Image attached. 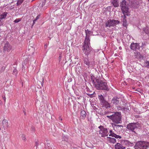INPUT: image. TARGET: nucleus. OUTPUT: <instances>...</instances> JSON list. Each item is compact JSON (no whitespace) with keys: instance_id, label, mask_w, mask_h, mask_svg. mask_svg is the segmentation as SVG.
Listing matches in <instances>:
<instances>
[{"instance_id":"obj_50","label":"nucleus","mask_w":149,"mask_h":149,"mask_svg":"<svg viewBox=\"0 0 149 149\" xmlns=\"http://www.w3.org/2000/svg\"><path fill=\"white\" fill-rule=\"evenodd\" d=\"M3 99H4V100H6V98L5 97H3Z\"/></svg>"},{"instance_id":"obj_9","label":"nucleus","mask_w":149,"mask_h":149,"mask_svg":"<svg viewBox=\"0 0 149 149\" xmlns=\"http://www.w3.org/2000/svg\"><path fill=\"white\" fill-rule=\"evenodd\" d=\"M120 99L116 96L114 97L111 101V103L116 105L117 108L120 106Z\"/></svg>"},{"instance_id":"obj_6","label":"nucleus","mask_w":149,"mask_h":149,"mask_svg":"<svg viewBox=\"0 0 149 149\" xmlns=\"http://www.w3.org/2000/svg\"><path fill=\"white\" fill-rule=\"evenodd\" d=\"M144 145V141H140L136 143L134 148L135 149H145Z\"/></svg>"},{"instance_id":"obj_44","label":"nucleus","mask_w":149,"mask_h":149,"mask_svg":"<svg viewBox=\"0 0 149 149\" xmlns=\"http://www.w3.org/2000/svg\"><path fill=\"white\" fill-rule=\"evenodd\" d=\"M140 90V89H139V88H138V89H137L136 90V91H138V92H139V91Z\"/></svg>"},{"instance_id":"obj_25","label":"nucleus","mask_w":149,"mask_h":149,"mask_svg":"<svg viewBox=\"0 0 149 149\" xmlns=\"http://www.w3.org/2000/svg\"><path fill=\"white\" fill-rule=\"evenodd\" d=\"M108 138L109 141L111 143H114L116 142V140L114 138L110 137H108Z\"/></svg>"},{"instance_id":"obj_48","label":"nucleus","mask_w":149,"mask_h":149,"mask_svg":"<svg viewBox=\"0 0 149 149\" xmlns=\"http://www.w3.org/2000/svg\"><path fill=\"white\" fill-rule=\"evenodd\" d=\"M23 112H24V114L25 115H26V112H25V111H23Z\"/></svg>"},{"instance_id":"obj_38","label":"nucleus","mask_w":149,"mask_h":149,"mask_svg":"<svg viewBox=\"0 0 149 149\" xmlns=\"http://www.w3.org/2000/svg\"><path fill=\"white\" fill-rule=\"evenodd\" d=\"M22 140L24 141H25L26 140V138L25 137V136L24 134H23L22 135Z\"/></svg>"},{"instance_id":"obj_20","label":"nucleus","mask_w":149,"mask_h":149,"mask_svg":"<svg viewBox=\"0 0 149 149\" xmlns=\"http://www.w3.org/2000/svg\"><path fill=\"white\" fill-rule=\"evenodd\" d=\"M91 79L92 81V83L95 85V84L97 82V80H99L96 79L93 75H91Z\"/></svg>"},{"instance_id":"obj_4","label":"nucleus","mask_w":149,"mask_h":149,"mask_svg":"<svg viewBox=\"0 0 149 149\" xmlns=\"http://www.w3.org/2000/svg\"><path fill=\"white\" fill-rule=\"evenodd\" d=\"M141 124L138 122L129 123L127 125V129L130 131L136 133V131L141 128Z\"/></svg>"},{"instance_id":"obj_47","label":"nucleus","mask_w":149,"mask_h":149,"mask_svg":"<svg viewBox=\"0 0 149 149\" xmlns=\"http://www.w3.org/2000/svg\"><path fill=\"white\" fill-rule=\"evenodd\" d=\"M51 149H56L55 148H54V147H53L52 148L51 147Z\"/></svg>"},{"instance_id":"obj_43","label":"nucleus","mask_w":149,"mask_h":149,"mask_svg":"<svg viewBox=\"0 0 149 149\" xmlns=\"http://www.w3.org/2000/svg\"><path fill=\"white\" fill-rule=\"evenodd\" d=\"M59 120H61V121H62V118H61V116H60V117H59Z\"/></svg>"},{"instance_id":"obj_19","label":"nucleus","mask_w":149,"mask_h":149,"mask_svg":"<svg viewBox=\"0 0 149 149\" xmlns=\"http://www.w3.org/2000/svg\"><path fill=\"white\" fill-rule=\"evenodd\" d=\"M98 98L100 100V103L102 104H103L106 101L104 100V96L102 95H99Z\"/></svg>"},{"instance_id":"obj_52","label":"nucleus","mask_w":149,"mask_h":149,"mask_svg":"<svg viewBox=\"0 0 149 149\" xmlns=\"http://www.w3.org/2000/svg\"><path fill=\"white\" fill-rule=\"evenodd\" d=\"M148 1L149 2V0H148Z\"/></svg>"},{"instance_id":"obj_32","label":"nucleus","mask_w":149,"mask_h":149,"mask_svg":"<svg viewBox=\"0 0 149 149\" xmlns=\"http://www.w3.org/2000/svg\"><path fill=\"white\" fill-rule=\"evenodd\" d=\"M144 64L145 67L149 68V62L148 61L146 60L145 61Z\"/></svg>"},{"instance_id":"obj_3","label":"nucleus","mask_w":149,"mask_h":149,"mask_svg":"<svg viewBox=\"0 0 149 149\" xmlns=\"http://www.w3.org/2000/svg\"><path fill=\"white\" fill-rule=\"evenodd\" d=\"M95 86L97 90H103L107 91L109 90L107 83L100 79L97 80V82L95 84Z\"/></svg>"},{"instance_id":"obj_33","label":"nucleus","mask_w":149,"mask_h":149,"mask_svg":"<svg viewBox=\"0 0 149 149\" xmlns=\"http://www.w3.org/2000/svg\"><path fill=\"white\" fill-rule=\"evenodd\" d=\"M21 20V18H17L15 20L14 22L15 23H17L19 22H20Z\"/></svg>"},{"instance_id":"obj_49","label":"nucleus","mask_w":149,"mask_h":149,"mask_svg":"<svg viewBox=\"0 0 149 149\" xmlns=\"http://www.w3.org/2000/svg\"><path fill=\"white\" fill-rule=\"evenodd\" d=\"M145 43H142V46H143L144 45Z\"/></svg>"},{"instance_id":"obj_40","label":"nucleus","mask_w":149,"mask_h":149,"mask_svg":"<svg viewBox=\"0 0 149 149\" xmlns=\"http://www.w3.org/2000/svg\"><path fill=\"white\" fill-rule=\"evenodd\" d=\"M35 145L36 146H37L38 145V140H37L35 141Z\"/></svg>"},{"instance_id":"obj_13","label":"nucleus","mask_w":149,"mask_h":149,"mask_svg":"<svg viewBox=\"0 0 149 149\" xmlns=\"http://www.w3.org/2000/svg\"><path fill=\"white\" fill-rule=\"evenodd\" d=\"M121 143L127 146H132L134 145L133 143L131 142L128 140H123L121 141Z\"/></svg>"},{"instance_id":"obj_24","label":"nucleus","mask_w":149,"mask_h":149,"mask_svg":"<svg viewBox=\"0 0 149 149\" xmlns=\"http://www.w3.org/2000/svg\"><path fill=\"white\" fill-rule=\"evenodd\" d=\"M89 65H88V67H91L92 68H94V66L95 65V62L94 61H89Z\"/></svg>"},{"instance_id":"obj_14","label":"nucleus","mask_w":149,"mask_h":149,"mask_svg":"<svg viewBox=\"0 0 149 149\" xmlns=\"http://www.w3.org/2000/svg\"><path fill=\"white\" fill-rule=\"evenodd\" d=\"M109 132L110 134L109 135L110 136L114 137L116 139H120L121 137L120 136L116 135V134L114 133V132L112 130H109Z\"/></svg>"},{"instance_id":"obj_16","label":"nucleus","mask_w":149,"mask_h":149,"mask_svg":"<svg viewBox=\"0 0 149 149\" xmlns=\"http://www.w3.org/2000/svg\"><path fill=\"white\" fill-rule=\"evenodd\" d=\"M117 124L111 123L112 126L114 129L121 130L123 128V126L120 125H117Z\"/></svg>"},{"instance_id":"obj_30","label":"nucleus","mask_w":149,"mask_h":149,"mask_svg":"<svg viewBox=\"0 0 149 149\" xmlns=\"http://www.w3.org/2000/svg\"><path fill=\"white\" fill-rule=\"evenodd\" d=\"M102 104L105 106L106 108L110 107V104L106 101H105V102L103 104Z\"/></svg>"},{"instance_id":"obj_34","label":"nucleus","mask_w":149,"mask_h":149,"mask_svg":"<svg viewBox=\"0 0 149 149\" xmlns=\"http://www.w3.org/2000/svg\"><path fill=\"white\" fill-rule=\"evenodd\" d=\"M94 92L92 94H90V93H87V94L89 96L91 97H93L94 96Z\"/></svg>"},{"instance_id":"obj_31","label":"nucleus","mask_w":149,"mask_h":149,"mask_svg":"<svg viewBox=\"0 0 149 149\" xmlns=\"http://www.w3.org/2000/svg\"><path fill=\"white\" fill-rule=\"evenodd\" d=\"M144 144L145 149H147L149 147V142L144 141Z\"/></svg>"},{"instance_id":"obj_10","label":"nucleus","mask_w":149,"mask_h":149,"mask_svg":"<svg viewBox=\"0 0 149 149\" xmlns=\"http://www.w3.org/2000/svg\"><path fill=\"white\" fill-rule=\"evenodd\" d=\"M99 134L101 135V136L102 137H104L107 136L109 134L107 129L106 128H103L102 130H99Z\"/></svg>"},{"instance_id":"obj_8","label":"nucleus","mask_w":149,"mask_h":149,"mask_svg":"<svg viewBox=\"0 0 149 149\" xmlns=\"http://www.w3.org/2000/svg\"><path fill=\"white\" fill-rule=\"evenodd\" d=\"M118 110L122 111L125 114H128L129 113V109L128 106H125V107L118 106L117 107Z\"/></svg>"},{"instance_id":"obj_36","label":"nucleus","mask_w":149,"mask_h":149,"mask_svg":"<svg viewBox=\"0 0 149 149\" xmlns=\"http://www.w3.org/2000/svg\"><path fill=\"white\" fill-rule=\"evenodd\" d=\"M17 73V71L16 69H14L13 70V74H14L16 75Z\"/></svg>"},{"instance_id":"obj_2","label":"nucleus","mask_w":149,"mask_h":149,"mask_svg":"<svg viewBox=\"0 0 149 149\" xmlns=\"http://www.w3.org/2000/svg\"><path fill=\"white\" fill-rule=\"evenodd\" d=\"M90 39L86 38L83 44L82 48L83 52L87 57L92 49L90 45Z\"/></svg>"},{"instance_id":"obj_35","label":"nucleus","mask_w":149,"mask_h":149,"mask_svg":"<svg viewBox=\"0 0 149 149\" xmlns=\"http://www.w3.org/2000/svg\"><path fill=\"white\" fill-rule=\"evenodd\" d=\"M24 0H18L17 3L18 4H20Z\"/></svg>"},{"instance_id":"obj_28","label":"nucleus","mask_w":149,"mask_h":149,"mask_svg":"<svg viewBox=\"0 0 149 149\" xmlns=\"http://www.w3.org/2000/svg\"><path fill=\"white\" fill-rule=\"evenodd\" d=\"M126 16L125 15L123 16V25L124 26H127V21L126 19Z\"/></svg>"},{"instance_id":"obj_51","label":"nucleus","mask_w":149,"mask_h":149,"mask_svg":"<svg viewBox=\"0 0 149 149\" xmlns=\"http://www.w3.org/2000/svg\"><path fill=\"white\" fill-rule=\"evenodd\" d=\"M35 22H34H34H33V25L34 24V23H35Z\"/></svg>"},{"instance_id":"obj_11","label":"nucleus","mask_w":149,"mask_h":149,"mask_svg":"<svg viewBox=\"0 0 149 149\" xmlns=\"http://www.w3.org/2000/svg\"><path fill=\"white\" fill-rule=\"evenodd\" d=\"M12 47L8 42H6L3 47L4 52H9L12 49Z\"/></svg>"},{"instance_id":"obj_42","label":"nucleus","mask_w":149,"mask_h":149,"mask_svg":"<svg viewBox=\"0 0 149 149\" xmlns=\"http://www.w3.org/2000/svg\"><path fill=\"white\" fill-rule=\"evenodd\" d=\"M47 47V44H45L44 45V47L45 49H46Z\"/></svg>"},{"instance_id":"obj_5","label":"nucleus","mask_w":149,"mask_h":149,"mask_svg":"<svg viewBox=\"0 0 149 149\" xmlns=\"http://www.w3.org/2000/svg\"><path fill=\"white\" fill-rule=\"evenodd\" d=\"M120 23V21L114 19H110L107 21L105 23V26L111 27V26H115Z\"/></svg>"},{"instance_id":"obj_37","label":"nucleus","mask_w":149,"mask_h":149,"mask_svg":"<svg viewBox=\"0 0 149 149\" xmlns=\"http://www.w3.org/2000/svg\"><path fill=\"white\" fill-rule=\"evenodd\" d=\"M40 16V15H39L36 17V19L33 21V22H34H34H36L37 19H39Z\"/></svg>"},{"instance_id":"obj_1","label":"nucleus","mask_w":149,"mask_h":149,"mask_svg":"<svg viewBox=\"0 0 149 149\" xmlns=\"http://www.w3.org/2000/svg\"><path fill=\"white\" fill-rule=\"evenodd\" d=\"M107 117L112 121L113 123L119 124L122 122V115L120 112H113L112 115L107 116Z\"/></svg>"},{"instance_id":"obj_21","label":"nucleus","mask_w":149,"mask_h":149,"mask_svg":"<svg viewBox=\"0 0 149 149\" xmlns=\"http://www.w3.org/2000/svg\"><path fill=\"white\" fill-rule=\"evenodd\" d=\"M85 33H86V36L85 39L87 38V39H89V35L91 33V31L88 30V29H85Z\"/></svg>"},{"instance_id":"obj_17","label":"nucleus","mask_w":149,"mask_h":149,"mask_svg":"<svg viewBox=\"0 0 149 149\" xmlns=\"http://www.w3.org/2000/svg\"><path fill=\"white\" fill-rule=\"evenodd\" d=\"M86 113L84 110H82L81 112V119H85L86 118Z\"/></svg>"},{"instance_id":"obj_7","label":"nucleus","mask_w":149,"mask_h":149,"mask_svg":"<svg viewBox=\"0 0 149 149\" xmlns=\"http://www.w3.org/2000/svg\"><path fill=\"white\" fill-rule=\"evenodd\" d=\"M120 6L121 8V10L123 13L126 12L127 11L128 6L125 1L124 0L121 2Z\"/></svg>"},{"instance_id":"obj_26","label":"nucleus","mask_w":149,"mask_h":149,"mask_svg":"<svg viewBox=\"0 0 149 149\" xmlns=\"http://www.w3.org/2000/svg\"><path fill=\"white\" fill-rule=\"evenodd\" d=\"M134 53L135 54V56L136 57H138L139 58H141L143 57V56L139 52H137L136 53Z\"/></svg>"},{"instance_id":"obj_27","label":"nucleus","mask_w":149,"mask_h":149,"mask_svg":"<svg viewBox=\"0 0 149 149\" xmlns=\"http://www.w3.org/2000/svg\"><path fill=\"white\" fill-rule=\"evenodd\" d=\"M83 61H84V63L86 65H89V61L87 58L84 57L83 59Z\"/></svg>"},{"instance_id":"obj_15","label":"nucleus","mask_w":149,"mask_h":149,"mask_svg":"<svg viewBox=\"0 0 149 149\" xmlns=\"http://www.w3.org/2000/svg\"><path fill=\"white\" fill-rule=\"evenodd\" d=\"M115 149H125L126 148L124 146V144L120 143H117L115 145Z\"/></svg>"},{"instance_id":"obj_12","label":"nucleus","mask_w":149,"mask_h":149,"mask_svg":"<svg viewBox=\"0 0 149 149\" xmlns=\"http://www.w3.org/2000/svg\"><path fill=\"white\" fill-rule=\"evenodd\" d=\"M131 49L134 51H136L140 49V46L139 43H132L130 45Z\"/></svg>"},{"instance_id":"obj_45","label":"nucleus","mask_w":149,"mask_h":149,"mask_svg":"<svg viewBox=\"0 0 149 149\" xmlns=\"http://www.w3.org/2000/svg\"><path fill=\"white\" fill-rule=\"evenodd\" d=\"M32 130H34V127L33 126H32L31 127Z\"/></svg>"},{"instance_id":"obj_41","label":"nucleus","mask_w":149,"mask_h":149,"mask_svg":"<svg viewBox=\"0 0 149 149\" xmlns=\"http://www.w3.org/2000/svg\"><path fill=\"white\" fill-rule=\"evenodd\" d=\"M46 3V2L45 1H44L42 2V6H43L45 5V4Z\"/></svg>"},{"instance_id":"obj_22","label":"nucleus","mask_w":149,"mask_h":149,"mask_svg":"<svg viewBox=\"0 0 149 149\" xmlns=\"http://www.w3.org/2000/svg\"><path fill=\"white\" fill-rule=\"evenodd\" d=\"M118 0H112V3L114 7H117L119 6Z\"/></svg>"},{"instance_id":"obj_39","label":"nucleus","mask_w":149,"mask_h":149,"mask_svg":"<svg viewBox=\"0 0 149 149\" xmlns=\"http://www.w3.org/2000/svg\"><path fill=\"white\" fill-rule=\"evenodd\" d=\"M98 128L100 129V130H102V129L104 128L103 126L101 125L99 126Z\"/></svg>"},{"instance_id":"obj_29","label":"nucleus","mask_w":149,"mask_h":149,"mask_svg":"<svg viewBox=\"0 0 149 149\" xmlns=\"http://www.w3.org/2000/svg\"><path fill=\"white\" fill-rule=\"evenodd\" d=\"M143 30L145 33L148 35H149V28L148 27L143 28Z\"/></svg>"},{"instance_id":"obj_18","label":"nucleus","mask_w":149,"mask_h":149,"mask_svg":"<svg viewBox=\"0 0 149 149\" xmlns=\"http://www.w3.org/2000/svg\"><path fill=\"white\" fill-rule=\"evenodd\" d=\"M2 125L4 128H6L8 126V122L7 120H3Z\"/></svg>"},{"instance_id":"obj_23","label":"nucleus","mask_w":149,"mask_h":149,"mask_svg":"<svg viewBox=\"0 0 149 149\" xmlns=\"http://www.w3.org/2000/svg\"><path fill=\"white\" fill-rule=\"evenodd\" d=\"M8 13L6 12H4L0 15V19H2L6 18Z\"/></svg>"},{"instance_id":"obj_46","label":"nucleus","mask_w":149,"mask_h":149,"mask_svg":"<svg viewBox=\"0 0 149 149\" xmlns=\"http://www.w3.org/2000/svg\"><path fill=\"white\" fill-rule=\"evenodd\" d=\"M119 48L120 50H121L122 49V48L121 46H120L119 47Z\"/></svg>"}]
</instances>
